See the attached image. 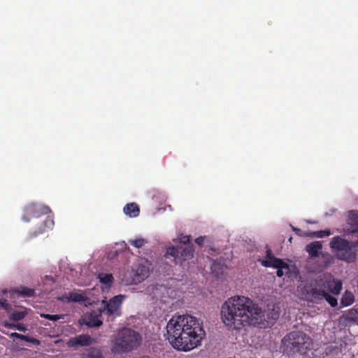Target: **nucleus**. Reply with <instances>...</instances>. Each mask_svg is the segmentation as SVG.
<instances>
[{
	"label": "nucleus",
	"instance_id": "11",
	"mask_svg": "<svg viewBox=\"0 0 358 358\" xmlns=\"http://www.w3.org/2000/svg\"><path fill=\"white\" fill-rule=\"evenodd\" d=\"M340 322H343L345 325L358 323V308L349 310L346 314L340 317Z\"/></svg>",
	"mask_w": 358,
	"mask_h": 358
},
{
	"label": "nucleus",
	"instance_id": "9",
	"mask_svg": "<svg viewBox=\"0 0 358 358\" xmlns=\"http://www.w3.org/2000/svg\"><path fill=\"white\" fill-rule=\"evenodd\" d=\"M50 212L51 210L48 206L36 203H29L24 208V215L22 219L25 222H29L31 218H38Z\"/></svg>",
	"mask_w": 358,
	"mask_h": 358
},
{
	"label": "nucleus",
	"instance_id": "40",
	"mask_svg": "<svg viewBox=\"0 0 358 358\" xmlns=\"http://www.w3.org/2000/svg\"><path fill=\"white\" fill-rule=\"evenodd\" d=\"M17 338H18V339H20V340H22V341H27V340H28V339H27V338H28V336H25V335H22V334H18V336H17Z\"/></svg>",
	"mask_w": 358,
	"mask_h": 358
},
{
	"label": "nucleus",
	"instance_id": "19",
	"mask_svg": "<svg viewBox=\"0 0 358 358\" xmlns=\"http://www.w3.org/2000/svg\"><path fill=\"white\" fill-rule=\"evenodd\" d=\"M124 213L130 217H136L139 215L140 208L136 203H127L123 208Z\"/></svg>",
	"mask_w": 358,
	"mask_h": 358
},
{
	"label": "nucleus",
	"instance_id": "16",
	"mask_svg": "<svg viewBox=\"0 0 358 358\" xmlns=\"http://www.w3.org/2000/svg\"><path fill=\"white\" fill-rule=\"evenodd\" d=\"M325 293L326 292L324 290L313 288L308 293V295L311 302L317 303L324 299Z\"/></svg>",
	"mask_w": 358,
	"mask_h": 358
},
{
	"label": "nucleus",
	"instance_id": "8",
	"mask_svg": "<svg viewBox=\"0 0 358 358\" xmlns=\"http://www.w3.org/2000/svg\"><path fill=\"white\" fill-rule=\"evenodd\" d=\"M194 250L192 245H187L185 247L171 246L166 249V257H173L175 264L178 263V260L184 262L193 257Z\"/></svg>",
	"mask_w": 358,
	"mask_h": 358
},
{
	"label": "nucleus",
	"instance_id": "34",
	"mask_svg": "<svg viewBox=\"0 0 358 358\" xmlns=\"http://www.w3.org/2000/svg\"><path fill=\"white\" fill-rule=\"evenodd\" d=\"M79 324L80 325H86L90 327V319H86L85 317H82L79 320Z\"/></svg>",
	"mask_w": 358,
	"mask_h": 358
},
{
	"label": "nucleus",
	"instance_id": "39",
	"mask_svg": "<svg viewBox=\"0 0 358 358\" xmlns=\"http://www.w3.org/2000/svg\"><path fill=\"white\" fill-rule=\"evenodd\" d=\"M283 268H277L276 275L278 277L281 278L284 275V272L282 271Z\"/></svg>",
	"mask_w": 358,
	"mask_h": 358
},
{
	"label": "nucleus",
	"instance_id": "35",
	"mask_svg": "<svg viewBox=\"0 0 358 358\" xmlns=\"http://www.w3.org/2000/svg\"><path fill=\"white\" fill-rule=\"evenodd\" d=\"M15 329L22 332H25L27 331L26 327L22 324H15Z\"/></svg>",
	"mask_w": 358,
	"mask_h": 358
},
{
	"label": "nucleus",
	"instance_id": "36",
	"mask_svg": "<svg viewBox=\"0 0 358 358\" xmlns=\"http://www.w3.org/2000/svg\"><path fill=\"white\" fill-rule=\"evenodd\" d=\"M3 326L6 327V328H8V329H15V324H14V323H9L8 322H4L3 323Z\"/></svg>",
	"mask_w": 358,
	"mask_h": 358
},
{
	"label": "nucleus",
	"instance_id": "25",
	"mask_svg": "<svg viewBox=\"0 0 358 358\" xmlns=\"http://www.w3.org/2000/svg\"><path fill=\"white\" fill-rule=\"evenodd\" d=\"M129 243L136 248H141L145 245L146 241L140 238L135 240H129Z\"/></svg>",
	"mask_w": 358,
	"mask_h": 358
},
{
	"label": "nucleus",
	"instance_id": "5",
	"mask_svg": "<svg viewBox=\"0 0 358 358\" xmlns=\"http://www.w3.org/2000/svg\"><path fill=\"white\" fill-rule=\"evenodd\" d=\"M330 248L336 252L338 259L353 262L357 258V242H353L340 236H335L330 242Z\"/></svg>",
	"mask_w": 358,
	"mask_h": 358
},
{
	"label": "nucleus",
	"instance_id": "42",
	"mask_svg": "<svg viewBox=\"0 0 358 358\" xmlns=\"http://www.w3.org/2000/svg\"><path fill=\"white\" fill-rule=\"evenodd\" d=\"M139 358H150L149 356H142Z\"/></svg>",
	"mask_w": 358,
	"mask_h": 358
},
{
	"label": "nucleus",
	"instance_id": "37",
	"mask_svg": "<svg viewBox=\"0 0 358 358\" xmlns=\"http://www.w3.org/2000/svg\"><path fill=\"white\" fill-rule=\"evenodd\" d=\"M204 238L202 236L198 237L195 239V243L201 246L203 244Z\"/></svg>",
	"mask_w": 358,
	"mask_h": 358
},
{
	"label": "nucleus",
	"instance_id": "31",
	"mask_svg": "<svg viewBox=\"0 0 358 358\" xmlns=\"http://www.w3.org/2000/svg\"><path fill=\"white\" fill-rule=\"evenodd\" d=\"M273 257L275 256L273 255L271 249L267 247L266 257L264 260H270Z\"/></svg>",
	"mask_w": 358,
	"mask_h": 358
},
{
	"label": "nucleus",
	"instance_id": "1",
	"mask_svg": "<svg viewBox=\"0 0 358 358\" xmlns=\"http://www.w3.org/2000/svg\"><path fill=\"white\" fill-rule=\"evenodd\" d=\"M167 340L177 350L187 352L201 345L206 336L203 322L189 315L173 317L166 324Z\"/></svg>",
	"mask_w": 358,
	"mask_h": 358
},
{
	"label": "nucleus",
	"instance_id": "26",
	"mask_svg": "<svg viewBox=\"0 0 358 358\" xmlns=\"http://www.w3.org/2000/svg\"><path fill=\"white\" fill-rule=\"evenodd\" d=\"M324 295V299H325L331 307H336L337 306L338 301L334 296H331L327 292H326Z\"/></svg>",
	"mask_w": 358,
	"mask_h": 358
},
{
	"label": "nucleus",
	"instance_id": "29",
	"mask_svg": "<svg viewBox=\"0 0 358 358\" xmlns=\"http://www.w3.org/2000/svg\"><path fill=\"white\" fill-rule=\"evenodd\" d=\"M91 358H103L99 350H96L91 348Z\"/></svg>",
	"mask_w": 358,
	"mask_h": 358
},
{
	"label": "nucleus",
	"instance_id": "17",
	"mask_svg": "<svg viewBox=\"0 0 358 358\" xmlns=\"http://www.w3.org/2000/svg\"><path fill=\"white\" fill-rule=\"evenodd\" d=\"M97 278L101 283V288L103 290L105 289H108L113 282V276L111 273H99Z\"/></svg>",
	"mask_w": 358,
	"mask_h": 358
},
{
	"label": "nucleus",
	"instance_id": "30",
	"mask_svg": "<svg viewBox=\"0 0 358 358\" xmlns=\"http://www.w3.org/2000/svg\"><path fill=\"white\" fill-rule=\"evenodd\" d=\"M178 240H179V242L180 243H183V244H187L189 243L190 241V236H183V235H181L179 238H178Z\"/></svg>",
	"mask_w": 358,
	"mask_h": 358
},
{
	"label": "nucleus",
	"instance_id": "24",
	"mask_svg": "<svg viewBox=\"0 0 358 358\" xmlns=\"http://www.w3.org/2000/svg\"><path fill=\"white\" fill-rule=\"evenodd\" d=\"M331 231L329 229H324L320 231H313L310 233V236L313 238H321L331 235Z\"/></svg>",
	"mask_w": 358,
	"mask_h": 358
},
{
	"label": "nucleus",
	"instance_id": "14",
	"mask_svg": "<svg viewBox=\"0 0 358 358\" xmlns=\"http://www.w3.org/2000/svg\"><path fill=\"white\" fill-rule=\"evenodd\" d=\"M261 264L265 267H273L275 268H288V265L285 262L275 257L270 260H262Z\"/></svg>",
	"mask_w": 358,
	"mask_h": 358
},
{
	"label": "nucleus",
	"instance_id": "27",
	"mask_svg": "<svg viewBox=\"0 0 358 358\" xmlns=\"http://www.w3.org/2000/svg\"><path fill=\"white\" fill-rule=\"evenodd\" d=\"M69 301L73 302H82L84 301V297L82 294L78 293H72L70 294Z\"/></svg>",
	"mask_w": 358,
	"mask_h": 358
},
{
	"label": "nucleus",
	"instance_id": "4",
	"mask_svg": "<svg viewBox=\"0 0 358 358\" xmlns=\"http://www.w3.org/2000/svg\"><path fill=\"white\" fill-rule=\"evenodd\" d=\"M142 337L139 333L131 328H123L112 341V350L118 354L131 352L141 343Z\"/></svg>",
	"mask_w": 358,
	"mask_h": 358
},
{
	"label": "nucleus",
	"instance_id": "43",
	"mask_svg": "<svg viewBox=\"0 0 358 358\" xmlns=\"http://www.w3.org/2000/svg\"><path fill=\"white\" fill-rule=\"evenodd\" d=\"M89 356H90V355H87V357L86 358H90V357H89Z\"/></svg>",
	"mask_w": 358,
	"mask_h": 358
},
{
	"label": "nucleus",
	"instance_id": "3",
	"mask_svg": "<svg viewBox=\"0 0 358 358\" xmlns=\"http://www.w3.org/2000/svg\"><path fill=\"white\" fill-rule=\"evenodd\" d=\"M313 345L311 338L301 331H293L285 335L281 341V348L289 356L296 353L303 354L310 350Z\"/></svg>",
	"mask_w": 358,
	"mask_h": 358
},
{
	"label": "nucleus",
	"instance_id": "23",
	"mask_svg": "<svg viewBox=\"0 0 358 358\" xmlns=\"http://www.w3.org/2000/svg\"><path fill=\"white\" fill-rule=\"evenodd\" d=\"M27 313L26 310H14L13 311L9 316V319L13 321H20L23 320L27 315Z\"/></svg>",
	"mask_w": 358,
	"mask_h": 358
},
{
	"label": "nucleus",
	"instance_id": "13",
	"mask_svg": "<svg viewBox=\"0 0 358 358\" xmlns=\"http://www.w3.org/2000/svg\"><path fill=\"white\" fill-rule=\"evenodd\" d=\"M322 245L320 241H314L307 245L306 251L310 257H318L322 253Z\"/></svg>",
	"mask_w": 358,
	"mask_h": 358
},
{
	"label": "nucleus",
	"instance_id": "2",
	"mask_svg": "<svg viewBox=\"0 0 358 358\" xmlns=\"http://www.w3.org/2000/svg\"><path fill=\"white\" fill-rule=\"evenodd\" d=\"M256 303L250 298L236 296L228 299L222 306L221 317L229 329L240 330L248 326H255L258 319Z\"/></svg>",
	"mask_w": 358,
	"mask_h": 358
},
{
	"label": "nucleus",
	"instance_id": "22",
	"mask_svg": "<svg viewBox=\"0 0 358 358\" xmlns=\"http://www.w3.org/2000/svg\"><path fill=\"white\" fill-rule=\"evenodd\" d=\"M355 301V296L350 292L346 291L343 295L341 303L343 306H348L352 305Z\"/></svg>",
	"mask_w": 358,
	"mask_h": 358
},
{
	"label": "nucleus",
	"instance_id": "7",
	"mask_svg": "<svg viewBox=\"0 0 358 358\" xmlns=\"http://www.w3.org/2000/svg\"><path fill=\"white\" fill-rule=\"evenodd\" d=\"M256 309L257 310V315H255V319H258L257 322H259L255 324V327L261 329L270 327L279 318L280 313L274 307L271 308L268 306L266 310L263 311L259 305L256 303Z\"/></svg>",
	"mask_w": 358,
	"mask_h": 358
},
{
	"label": "nucleus",
	"instance_id": "41",
	"mask_svg": "<svg viewBox=\"0 0 358 358\" xmlns=\"http://www.w3.org/2000/svg\"><path fill=\"white\" fill-rule=\"evenodd\" d=\"M292 230L295 231V233L298 235H300V233L301 231L300 229L296 228L294 227H292Z\"/></svg>",
	"mask_w": 358,
	"mask_h": 358
},
{
	"label": "nucleus",
	"instance_id": "18",
	"mask_svg": "<svg viewBox=\"0 0 358 358\" xmlns=\"http://www.w3.org/2000/svg\"><path fill=\"white\" fill-rule=\"evenodd\" d=\"M348 224L351 227L352 233L358 232V210L349 211Z\"/></svg>",
	"mask_w": 358,
	"mask_h": 358
},
{
	"label": "nucleus",
	"instance_id": "32",
	"mask_svg": "<svg viewBox=\"0 0 358 358\" xmlns=\"http://www.w3.org/2000/svg\"><path fill=\"white\" fill-rule=\"evenodd\" d=\"M0 308L7 310L9 308V304L6 299H0Z\"/></svg>",
	"mask_w": 358,
	"mask_h": 358
},
{
	"label": "nucleus",
	"instance_id": "6",
	"mask_svg": "<svg viewBox=\"0 0 358 358\" xmlns=\"http://www.w3.org/2000/svg\"><path fill=\"white\" fill-rule=\"evenodd\" d=\"M123 295H117L110 299L108 301L103 300L102 306L99 309V315H96L93 310L91 312V327H99L103 324L101 313H105L108 316L118 317L121 315V306Z\"/></svg>",
	"mask_w": 358,
	"mask_h": 358
},
{
	"label": "nucleus",
	"instance_id": "33",
	"mask_svg": "<svg viewBox=\"0 0 358 358\" xmlns=\"http://www.w3.org/2000/svg\"><path fill=\"white\" fill-rule=\"evenodd\" d=\"M28 340L26 341V342H29V343H33L36 345H39L41 342L39 340H38L37 338H31V337H29L28 336Z\"/></svg>",
	"mask_w": 358,
	"mask_h": 358
},
{
	"label": "nucleus",
	"instance_id": "38",
	"mask_svg": "<svg viewBox=\"0 0 358 358\" xmlns=\"http://www.w3.org/2000/svg\"><path fill=\"white\" fill-rule=\"evenodd\" d=\"M1 332L3 334H4L8 335L10 338H17V336H18V334H19L18 333H16V332H13V333H11V334H8V333H6L4 331H1Z\"/></svg>",
	"mask_w": 358,
	"mask_h": 358
},
{
	"label": "nucleus",
	"instance_id": "12",
	"mask_svg": "<svg viewBox=\"0 0 358 358\" xmlns=\"http://www.w3.org/2000/svg\"><path fill=\"white\" fill-rule=\"evenodd\" d=\"M54 226V220L52 218L48 217L43 222L40 224L38 229L31 231L30 233V238H34L39 234H43L46 229H52Z\"/></svg>",
	"mask_w": 358,
	"mask_h": 358
},
{
	"label": "nucleus",
	"instance_id": "44",
	"mask_svg": "<svg viewBox=\"0 0 358 358\" xmlns=\"http://www.w3.org/2000/svg\"><path fill=\"white\" fill-rule=\"evenodd\" d=\"M357 244H358V239H357Z\"/></svg>",
	"mask_w": 358,
	"mask_h": 358
},
{
	"label": "nucleus",
	"instance_id": "10",
	"mask_svg": "<svg viewBox=\"0 0 358 358\" xmlns=\"http://www.w3.org/2000/svg\"><path fill=\"white\" fill-rule=\"evenodd\" d=\"M66 345L74 350L78 349L80 347H87L90 345V336L87 334H81L74 338H70Z\"/></svg>",
	"mask_w": 358,
	"mask_h": 358
},
{
	"label": "nucleus",
	"instance_id": "15",
	"mask_svg": "<svg viewBox=\"0 0 358 358\" xmlns=\"http://www.w3.org/2000/svg\"><path fill=\"white\" fill-rule=\"evenodd\" d=\"M324 287L333 294L337 295L340 293L342 289V283L340 280H336L334 278L328 280L324 284Z\"/></svg>",
	"mask_w": 358,
	"mask_h": 358
},
{
	"label": "nucleus",
	"instance_id": "21",
	"mask_svg": "<svg viewBox=\"0 0 358 358\" xmlns=\"http://www.w3.org/2000/svg\"><path fill=\"white\" fill-rule=\"evenodd\" d=\"M13 292L22 297H31L35 294L34 289L29 288L27 287H17L13 290Z\"/></svg>",
	"mask_w": 358,
	"mask_h": 358
},
{
	"label": "nucleus",
	"instance_id": "20",
	"mask_svg": "<svg viewBox=\"0 0 358 358\" xmlns=\"http://www.w3.org/2000/svg\"><path fill=\"white\" fill-rule=\"evenodd\" d=\"M135 272L136 281H138V282L147 278L149 276L150 273L149 268L147 266L141 264H139L136 267Z\"/></svg>",
	"mask_w": 358,
	"mask_h": 358
},
{
	"label": "nucleus",
	"instance_id": "28",
	"mask_svg": "<svg viewBox=\"0 0 358 358\" xmlns=\"http://www.w3.org/2000/svg\"><path fill=\"white\" fill-rule=\"evenodd\" d=\"M41 316L51 321H57L63 317L62 315L50 314H42Z\"/></svg>",
	"mask_w": 358,
	"mask_h": 358
}]
</instances>
